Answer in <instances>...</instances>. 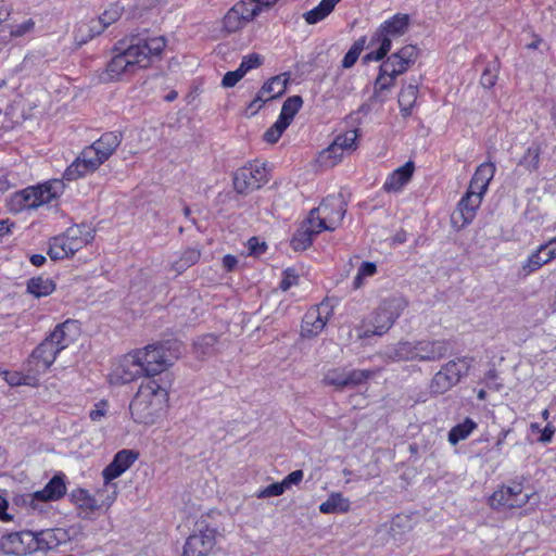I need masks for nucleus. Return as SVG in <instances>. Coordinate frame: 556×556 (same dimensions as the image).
Wrapping results in <instances>:
<instances>
[{"instance_id":"nucleus-4","label":"nucleus","mask_w":556,"mask_h":556,"mask_svg":"<svg viewBox=\"0 0 556 556\" xmlns=\"http://www.w3.org/2000/svg\"><path fill=\"white\" fill-rule=\"evenodd\" d=\"M182 353V345L178 341H166L151 344L134 354L147 377L159 375L170 367Z\"/></svg>"},{"instance_id":"nucleus-26","label":"nucleus","mask_w":556,"mask_h":556,"mask_svg":"<svg viewBox=\"0 0 556 556\" xmlns=\"http://www.w3.org/2000/svg\"><path fill=\"white\" fill-rule=\"evenodd\" d=\"M414 169L415 165L412 161L396 168L387 177L383 184V190L387 192H399L410 180Z\"/></svg>"},{"instance_id":"nucleus-64","label":"nucleus","mask_w":556,"mask_h":556,"mask_svg":"<svg viewBox=\"0 0 556 556\" xmlns=\"http://www.w3.org/2000/svg\"><path fill=\"white\" fill-rule=\"evenodd\" d=\"M7 508H8V501L0 496V519L3 520V521H9L12 519V517L7 514Z\"/></svg>"},{"instance_id":"nucleus-51","label":"nucleus","mask_w":556,"mask_h":556,"mask_svg":"<svg viewBox=\"0 0 556 556\" xmlns=\"http://www.w3.org/2000/svg\"><path fill=\"white\" fill-rule=\"evenodd\" d=\"M216 342V338L213 334H207L201 338L199 341L194 343V350L198 354L201 356H205L210 353V349L213 348V345Z\"/></svg>"},{"instance_id":"nucleus-13","label":"nucleus","mask_w":556,"mask_h":556,"mask_svg":"<svg viewBox=\"0 0 556 556\" xmlns=\"http://www.w3.org/2000/svg\"><path fill=\"white\" fill-rule=\"evenodd\" d=\"M258 14L260 5L252 0H240L225 14L223 20L224 29L227 33H236Z\"/></svg>"},{"instance_id":"nucleus-15","label":"nucleus","mask_w":556,"mask_h":556,"mask_svg":"<svg viewBox=\"0 0 556 556\" xmlns=\"http://www.w3.org/2000/svg\"><path fill=\"white\" fill-rule=\"evenodd\" d=\"M0 549L8 555L34 554V531L11 532L0 538Z\"/></svg>"},{"instance_id":"nucleus-63","label":"nucleus","mask_w":556,"mask_h":556,"mask_svg":"<svg viewBox=\"0 0 556 556\" xmlns=\"http://www.w3.org/2000/svg\"><path fill=\"white\" fill-rule=\"evenodd\" d=\"M554 433H555V428L551 425H547L542 431L540 441L544 442V443L549 442L552 440Z\"/></svg>"},{"instance_id":"nucleus-50","label":"nucleus","mask_w":556,"mask_h":556,"mask_svg":"<svg viewBox=\"0 0 556 556\" xmlns=\"http://www.w3.org/2000/svg\"><path fill=\"white\" fill-rule=\"evenodd\" d=\"M285 491H286V488H285L282 481L276 482V483H271L268 486L260 490L256 493V497L257 498H267V497H273V496H279V495L283 494Z\"/></svg>"},{"instance_id":"nucleus-47","label":"nucleus","mask_w":556,"mask_h":556,"mask_svg":"<svg viewBox=\"0 0 556 556\" xmlns=\"http://www.w3.org/2000/svg\"><path fill=\"white\" fill-rule=\"evenodd\" d=\"M377 273V266L372 262H363L357 270V275L354 278V289H359L366 277H372Z\"/></svg>"},{"instance_id":"nucleus-62","label":"nucleus","mask_w":556,"mask_h":556,"mask_svg":"<svg viewBox=\"0 0 556 556\" xmlns=\"http://www.w3.org/2000/svg\"><path fill=\"white\" fill-rule=\"evenodd\" d=\"M237 263H238V260L233 255H230V254L225 255L223 258V266L225 267V269L227 271L233 270L235 267L237 266Z\"/></svg>"},{"instance_id":"nucleus-54","label":"nucleus","mask_w":556,"mask_h":556,"mask_svg":"<svg viewBox=\"0 0 556 556\" xmlns=\"http://www.w3.org/2000/svg\"><path fill=\"white\" fill-rule=\"evenodd\" d=\"M485 384L489 389L500 391L503 383L498 381V374L495 369H490L484 377Z\"/></svg>"},{"instance_id":"nucleus-23","label":"nucleus","mask_w":556,"mask_h":556,"mask_svg":"<svg viewBox=\"0 0 556 556\" xmlns=\"http://www.w3.org/2000/svg\"><path fill=\"white\" fill-rule=\"evenodd\" d=\"M144 375L135 354L126 355L110 375V381L126 384Z\"/></svg>"},{"instance_id":"nucleus-53","label":"nucleus","mask_w":556,"mask_h":556,"mask_svg":"<svg viewBox=\"0 0 556 556\" xmlns=\"http://www.w3.org/2000/svg\"><path fill=\"white\" fill-rule=\"evenodd\" d=\"M243 76H244L243 71H241L238 67L236 71L227 72L224 75V78L222 80V85L225 88L233 87Z\"/></svg>"},{"instance_id":"nucleus-29","label":"nucleus","mask_w":556,"mask_h":556,"mask_svg":"<svg viewBox=\"0 0 556 556\" xmlns=\"http://www.w3.org/2000/svg\"><path fill=\"white\" fill-rule=\"evenodd\" d=\"M320 232L314 223H309L307 217L301 228L294 233L291 245L295 251L305 250L312 244L313 237Z\"/></svg>"},{"instance_id":"nucleus-40","label":"nucleus","mask_w":556,"mask_h":556,"mask_svg":"<svg viewBox=\"0 0 556 556\" xmlns=\"http://www.w3.org/2000/svg\"><path fill=\"white\" fill-rule=\"evenodd\" d=\"M500 73V62L497 59L486 64L485 68L482 72L480 84L483 88L490 89L492 88L498 78Z\"/></svg>"},{"instance_id":"nucleus-11","label":"nucleus","mask_w":556,"mask_h":556,"mask_svg":"<svg viewBox=\"0 0 556 556\" xmlns=\"http://www.w3.org/2000/svg\"><path fill=\"white\" fill-rule=\"evenodd\" d=\"M216 544V531L203 522L197 523V530L187 538L182 556H208Z\"/></svg>"},{"instance_id":"nucleus-27","label":"nucleus","mask_w":556,"mask_h":556,"mask_svg":"<svg viewBox=\"0 0 556 556\" xmlns=\"http://www.w3.org/2000/svg\"><path fill=\"white\" fill-rule=\"evenodd\" d=\"M288 80L287 74L271 77L263 85L254 102H266L282 96L286 92Z\"/></svg>"},{"instance_id":"nucleus-57","label":"nucleus","mask_w":556,"mask_h":556,"mask_svg":"<svg viewBox=\"0 0 556 556\" xmlns=\"http://www.w3.org/2000/svg\"><path fill=\"white\" fill-rule=\"evenodd\" d=\"M106 414V403L99 402L94 405V408L90 410L89 417L92 421H100Z\"/></svg>"},{"instance_id":"nucleus-48","label":"nucleus","mask_w":556,"mask_h":556,"mask_svg":"<svg viewBox=\"0 0 556 556\" xmlns=\"http://www.w3.org/2000/svg\"><path fill=\"white\" fill-rule=\"evenodd\" d=\"M334 142H332L327 149L320 153V162L327 166H334L343 157L344 151L341 149H333Z\"/></svg>"},{"instance_id":"nucleus-52","label":"nucleus","mask_w":556,"mask_h":556,"mask_svg":"<svg viewBox=\"0 0 556 556\" xmlns=\"http://www.w3.org/2000/svg\"><path fill=\"white\" fill-rule=\"evenodd\" d=\"M262 63V59L258 54H250L245 58H243L239 68L243 71V74L245 75L250 70L260 66Z\"/></svg>"},{"instance_id":"nucleus-61","label":"nucleus","mask_w":556,"mask_h":556,"mask_svg":"<svg viewBox=\"0 0 556 556\" xmlns=\"http://www.w3.org/2000/svg\"><path fill=\"white\" fill-rule=\"evenodd\" d=\"M33 27H34V22L31 20H29L21 25H17L15 27V29L12 31V35L22 36L24 34H26L27 31H29Z\"/></svg>"},{"instance_id":"nucleus-24","label":"nucleus","mask_w":556,"mask_h":556,"mask_svg":"<svg viewBox=\"0 0 556 556\" xmlns=\"http://www.w3.org/2000/svg\"><path fill=\"white\" fill-rule=\"evenodd\" d=\"M92 150L84 149L76 160L65 169L63 179L67 181L76 180L99 168V162H96L90 155Z\"/></svg>"},{"instance_id":"nucleus-41","label":"nucleus","mask_w":556,"mask_h":556,"mask_svg":"<svg viewBox=\"0 0 556 556\" xmlns=\"http://www.w3.org/2000/svg\"><path fill=\"white\" fill-rule=\"evenodd\" d=\"M365 45H366L365 36H363V37L358 38L356 41H354V43L352 45L350 50L343 56V60H342L343 68H351L356 63L362 51L365 48Z\"/></svg>"},{"instance_id":"nucleus-1","label":"nucleus","mask_w":556,"mask_h":556,"mask_svg":"<svg viewBox=\"0 0 556 556\" xmlns=\"http://www.w3.org/2000/svg\"><path fill=\"white\" fill-rule=\"evenodd\" d=\"M408 26L409 16L397 13L384 21L370 38L369 46H377V49L367 53L364 61H382L379 75L375 81L376 92L390 89L396 77L407 72L418 59L419 50L414 45H406L388 56L393 39L403 36Z\"/></svg>"},{"instance_id":"nucleus-21","label":"nucleus","mask_w":556,"mask_h":556,"mask_svg":"<svg viewBox=\"0 0 556 556\" xmlns=\"http://www.w3.org/2000/svg\"><path fill=\"white\" fill-rule=\"evenodd\" d=\"M138 453L132 450H122L117 452L113 460L103 469L104 488L111 491L112 480L122 476L137 459Z\"/></svg>"},{"instance_id":"nucleus-17","label":"nucleus","mask_w":556,"mask_h":556,"mask_svg":"<svg viewBox=\"0 0 556 556\" xmlns=\"http://www.w3.org/2000/svg\"><path fill=\"white\" fill-rule=\"evenodd\" d=\"M122 8L117 4L111 5L98 20H91L89 24H80L77 33L81 34L80 42H86L88 39L100 35L108 26L116 22L122 16Z\"/></svg>"},{"instance_id":"nucleus-35","label":"nucleus","mask_w":556,"mask_h":556,"mask_svg":"<svg viewBox=\"0 0 556 556\" xmlns=\"http://www.w3.org/2000/svg\"><path fill=\"white\" fill-rule=\"evenodd\" d=\"M482 202L481 198L472 194H465L458 203V210L463 217V224H469L475 215L477 208Z\"/></svg>"},{"instance_id":"nucleus-3","label":"nucleus","mask_w":556,"mask_h":556,"mask_svg":"<svg viewBox=\"0 0 556 556\" xmlns=\"http://www.w3.org/2000/svg\"><path fill=\"white\" fill-rule=\"evenodd\" d=\"M168 402V391L157 380L148 378L143 380L134 399L129 410L134 421L151 426L164 413Z\"/></svg>"},{"instance_id":"nucleus-33","label":"nucleus","mask_w":556,"mask_h":556,"mask_svg":"<svg viewBox=\"0 0 556 556\" xmlns=\"http://www.w3.org/2000/svg\"><path fill=\"white\" fill-rule=\"evenodd\" d=\"M340 1L341 0H321L317 7L303 14L305 22L309 25H314L325 20Z\"/></svg>"},{"instance_id":"nucleus-6","label":"nucleus","mask_w":556,"mask_h":556,"mask_svg":"<svg viewBox=\"0 0 556 556\" xmlns=\"http://www.w3.org/2000/svg\"><path fill=\"white\" fill-rule=\"evenodd\" d=\"M64 187L63 180L54 179L48 184L15 192L10 200L11 210L21 212L50 203L63 193Z\"/></svg>"},{"instance_id":"nucleus-9","label":"nucleus","mask_w":556,"mask_h":556,"mask_svg":"<svg viewBox=\"0 0 556 556\" xmlns=\"http://www.w3.org/2000/svg\"><path fill=\"white\" fill-rule=\"evenodd\" d=\"M346 213V204L341 194L327 197L318 207L311 210L309 223H314L318 230H334Z\"/></svg>"},{"instance_id":"nucleus-34","label":"nucleus","mask_w":556,"mask_h":556,"mask_svg":"<svg viewBox=\"0 0 556 556\" xmlns=\"http://www.w3.org/2000/svg\"><path fill=\"white\" fill-rule=\"evenodd\" d=\"M55 289V283L48 277H34L27 282V291L36 298L47 296Z\"/></svg>"},{"instance_id":"nucleus-43","label":"nucleus","mask_w":556,"mask_h":556,"mask_svg":"<svg viewBox=\"0 0 556 556\" xmlns=\"http://www.w3.org/2000/svg\"><path fill=\"white\" fill-rule=\"evenodd\" d=\"M541 148L538 144L529 147L521 157L519 165L525 166L529 170H535L539 167Z\"/></svg>"},{"instance_id":"nucleus-42","label":"nucleus","mask_w":556,"mask_h":556,"mask_svg":"<svg viewBox=\"0 0 556 556\" xmlns=\"http://www.w3.org/2000/svg\"><path fill=\"white\" fill-rule=\"evenodd\" d=\"M376 374H377V370H369V369H353L350 371L345 370L346 388L357 387V386L366 382L368 379L374 377Z\"/></svg>"},{"instance_id":"nucleus-60","label":"nucleus","mask_w":556,"mask_h":556,"mask_svg":"<svg viewBox=\"0 0 556 556\" xmlns=\"http://www.w3.org/2000/svg\"><path fill=\"white\" fill-rule=\"evenodd\" d=\"M486 190L488 189L485 187H481L480 184L476 179L471 178L466 193L477 195L478 198L482 199L484 193L486 192Z\"/></svg>"},{"instance_id":"nucleus-30","label":"nucleus","mask_w":556,"mask_h":556,"mask_svg":"<svg viewBox=\"0 0 556 556\" xmlns=\"http://www.w3.org/2000/svg\"><path fill=\"white\" fill-rule=\"evenodd\" d=\"M66 486L61 476H54L46 486L34 494V498L39 501H56L63 497Z\"/></svg>"},{"instance_id":"nucleus-20","label":"nucleus","mask_w":556,"mask_h":556,"mask_svg":"<svg viewBox=\"0 0 556 556\" xmlns=\"http://www.w3.org/2000/svg\"><path fill=\"white\" fill-rule=\"evenodd\" d=\"M328 304H319L312 306L304 315L301 327V334L304 338H313L319 334L327 321L329 316Z\"/></svg>"},{"instance_id":"nucleus-19","label":"nucleus","mask_w":556,"mask_h":556,"mask_svg":"<svg viewBox=\"0 0 556 556\" xmlns=\"http://www.w3.org/2000/svg\"><path fill=\"white\" fill-rule=\"evenodd\" d=\"M70 533L63 528H50L34 531V551L48 553L56 549L60 545L70 541Z\"/></svg>"},{"instance_id":"nucleus-56","label":"nucleus","mask_w":556,"mask_h":556,"mask_svg":"<svg viewBox=\"0 0 556 556\" xmlns=\"http://www.w3.org/2000/svg\"><path fill=\"white\" fill-rule=\"evenodd\" d=\"M3 374H4L5 381L10 386H21V384L27 383L26 382L27 377L23 376L22 374H20L17 371H13V372L3 371Z\"/></svg>"},{"instance_id":"nucleus-22","label":"nucleus","mask_w":556,"mask_h":556,"mask_svg":"<svg viewBox=\"0 0 556 556\" xmlns=\"http://www.w3.org/2000/svg\"><path fill=\"white\" fill-rule=\"evenodd\" d=\"M122 136L116 131H110L103 134L97 141L90 147L85 148L86 150H92L93 153L90 155L96 162H99V166L103 164L121 144Z\"/></svg>"},{"instance_id":"nucleus-31","label":"nucleus","mask_w":556,"mask_h":556,"mask_svg":"<svg viewBox=\"0 0 556 556\" xmlns=\"http://www.w3.org/2000/svg\"><path fill=\"white\" fill-rule=\"evenodd\" d=\"M418 97V85L417 83H409L403 86L399 93V105L403 117H408L412 114V110L416 103Z\"/></svg>"},{"instance_id":"nucleus-46","label":"nucleus","mask_w":556,"mask_h":556,"mask_svg":"<svg viewBox=\"0 0 556 556\" xmlns=\"http://www.w3.org/2000/svg\"><path fill=\"white\" fill-rule=\"evenodd\" d=\"M357 130L352 129L342 135L337 136L334 139V148L343 151H353L356 149Z\"/></svg>"},{"instance_id":"nucleus-5","label":"nucleus","mask_w":556,"mask_h":556,"mask_svg":"<svg viewBox=\"0 0 556 556\" xmlns=\"http://www.w3.org/2000/svg\"><path fill=\"white\" fill-rule=\"evenodd\" d=\"M404 307V302L399 299L384 300L372 315L357 327V337L365 339L387 333L400 317Z\"/></svg>"},{"instance_id":"nucleus-45","label":"nucleus","mask_w":556,"mask_h":556,"mask_svg":"<svg viewBox=\"0 0 556 556\" xmlns=\"http://www.w3.org/2000/svg\"><path fill=\"white\" fill-rule=\"evenodd\" d=\"M495 173V166L493 163H483L476 169L472 178L476 179L481 187L488 189L490 181L492 180Z\"/></svg>"},{"instance_id":"nucleus-28","label":"nucleus","mask_w":556,"mask_h":556,"mask_svg":"<svg viewBox=\"0 0 556 556\" xmlns=\"http://www.w3.org/2000/svg\"><path fill=\"white\" fill-rule=\"evenodd\" d=\"M415 341H400L386 346L382 356L392 362L415 361Z\"/></svg>"},{"instance_id":"nucleus-36","label":"nucleus","mask_w":556,"mask_h":556,"mask_svg":"<svg viewBox=\"0 0 556 556\" xmlns=\"http://www.w3.org/2000/svg\"><path fill=\"white\" fill-rule=\"evenodd\" d=\"M303 105V99L300 96L289 97L282 104L279 121H282L287 126L291 124L293 117Z\"/></svg>"},{"instance_id":"nucleus-7","label":"nucleus","mask_w":556,"mask_h":556,"mask_svg":"<svg viewBox=\"0 0 556 556\" xmlns=\"http://www.w3.org/2000/svg\"><path fill=\"white\" fill-rule=\"evenodd\" d=\"M93 239L91 229L86 225H75L59 237L52 239L48 251L51 260H63L79 251Z\"/></svg>"},{"instance_id":"nucleus-58","label":"nucleus","mask_w":556,"mask_h":556,"mask_svg":"<svg viewBox=\"0 0 556 556\" xmlns=\"http://www.w3.org/2000/svg\"><path fill=\"white\" fill-rule=\"evenodd\" d=\"M303 471L302 470H294L292 472H290L283 480H282V483L286 488V490L288 488H290L292 484H298L302 481L303 479Z\"/></svg>"},{"instance_id":"nucleus-39","label":"nucleus","mask_w":556,"mask_h":556,"mask_svg":"<svg viewBox=\"0 0 556 556\" xmlns=\"http://www.w3.org/2000/svg\"><path fill=\"white\" fill-rule=\"evenodd\" d=\"M200 256L201 252L199 250L189 248L181 253L178 260L173 262V269L180 274L195 264L200 260Z\"/></svg>"},{"instance_id":"nucleus-55","label":"nucleus","mask_w":556,"mask_h":556,"mask_svg":"<svg viewBox=\"0 0 556 556\" xmlns=\"http://www.w3.org/2000/svg\"><path fill=\"white\" fill-rule=\"evenodd\" d=\"M283 279L280 282V289L283 291L289 290L292 286L298 285V275L294 273L293 269H286L283 273Z\"/></svg>"},{"instance_id":"nucleus-2","label":"nucleus","mask_w":556,"mask_h":556,"mask_svg":"<svg viewBox=\"0 0 556 556\" xmlns=\"http://www.w3.org/2000/svg\"><path fill=\"white\" fill-rule=\"evenodd\" d=\"M166 46L164 37L134 39L126 48H118L108 64L106 72L112 79L123 75H132L139 70L150 66L152 58L159 56Z\"/></svg>"},{"instance_id":"nucleus-10","label":"nucleus","mask_w":556,"mask_h":556,"mask_svg":"<svg viewBox=\"0 0 556 556\" xmlns=\"http://www.w3.org/2000/svg\"><path fill=\"white\" fill-rule=\"evenodd\" d=\"M116 494L114 485H111V491L105 488L99 489L96 495L90 494L86 489L77 488L71 492L70 497L80 510L92 514L102 507H110L114 503Z\"/></svg>"},{"instance_id":"nucleus-49","label":"nucleus","mask_w":556,"mask_h":556,"mask_svg":"<svg viewBox=\"0 0 556 556\" xmlns=\"http://www.w3.org/2000/svg\"><path fill=\"white\" fill-rule=\"evenodd\" d=\"M288 126L282 121L277 119L264 134V140L268 143H276Z\"/></svg>"},{"instance_id":"nucleus-59","label":"nucleus","mask_w":556,"mask_h":556,"mask_svg":"<svg viewBox=\"0 0 556 556\" xmlns=\"http://www.w3.org/2000/svg\"><path fill=\"white\" fill-rule=\"evenodd\" d=\"M248 248L250 254L258 255L265 251L266 244L264 242H260L256 237H252L248 241Z\"/></svg>"},{"instance_id":"nucleus-32","label":"nucleus","mask_w":556,"mask_h":556,"mask_svg":"<svg viewBox=\"0 0 556 556\" xmlns=\"http://www.w3.org/2000/svg\"><path fill=\"white\" fill-rule=\"evenodd\" d=\"M548 244H541L533 251L522 265V273L525 276L539 270L543 265L549 263L552 260L546 254Z\"/></svg>"},{"instance_id":"nucleus-25","label":"nucleus","mask_w":556,"mask_h":556,"mask_svg":"<svg viewBox=\"0 0 556 556\" xmlns=\"http://www.w3.org/2000/svg\"><path fill=\"white\" fill-rule=\"evenodd\" d=\"M77 329L78 326L75 321L66 320L59 324L50 336L47 337V340L61 352L74 342Z\"/></svg>"},{"instance_id":"nucleus-12","label":"nucleus","mask_w":556,"mask_h":556,"mask_svg":"<svg viewBox=\"0 0 556 556\" xmlns=\"http://www.w3.org/2000/svg\"><path fill=\"white\" fill-rule=\"evenodd\" d=\"M268 180L264 164H249L239 168L233 175V187L237 192L247 194L260 189Z\"/></svg>"},{"instance_id":"nucleus-14","label":"nucleus","mask_w":556,"mask_h":556,"mask_svg":"<svg viewBox=\"0 0 556 556\" xmlns=\"http://www.w3.org/2000/svg\"><path fill=\"white\" fill-rule=\"evenodd\" d=\"M530 500V494L525 493L520 483L502 486L496 490L489 500L492 508H521Z\"/></svg>"},{"instance_id":"nucleus-44","label":"nucleus","mask_w":556,"mask_h":556,"mask_svg":"<svg viewBox=\"0 0 556 556\" xmlns=\"http://www.w3.org/2000/svg\"><path fill=\"white\" fill-rule=\"evenodd\" d=\"M323 383L336 387L337 389L346 388L345 370L341 368L328 370L323 378Z\"/></svg>"},{"instance_id":"nucleus-8","label":"nucleus","mask_w":556,"mask_h":556,"mask_svg":"<svg viewBox=\"0 0 556 556\" xmlns=\"http://www.w3.org/2000/svg\"><path fill=\"white\" fill-rule=\"evenodd\" d=\"M471 362L472 358L462 356L445 363L431 379L430 392L440 395L451 390L468 375Z\"/></svg>"},{"instance_id":"nucleus-38","label":"nucleus","mask_w":556,"mask_h":556,"mask_svg":"<svg viewBox=\"0 0 556 556\" xmlns=\"http://www.w3.org/2000/svg\"><path fill=\"white\" fill-rule=\"evenodd\" d=\"M349 502L340 493L331 494L327 501L320 504L319 510L323 514L343 513L349 509Z\"/></svg>"},{"instance_id":"nucleus-18","label":"nucleus","mask_w":556,"mask_h":556,"mask_svg":"<svg viewBox=\"0 0 556 556\" xmlns=\"http://www.w3.org/2000/svg\"><path fill=\"white\" fill-rule=\"evenodd\" d=\"M415 361L418 362H438L443 358L451 349L448 340H429L422 339L415 341Z\"/></svg>"},{"instance_id":"nucleus-16","label":"nucleus","mask_w":556,"mask_h":556,"mask_svg":"<svg viewBox=\"0 0 556 556\" xmlns=\"http://www.w3.org/2000/svg\"><path fill=\"white\" fill-rule=\"evenodd\" d=\"M59 350L47 338L33 351L28 362V374L36 376L46 372L54 363Z\"/></svg>"},{"instance_id":"nucleus-37","label":"nucleus","mask_w":556,"mask_h":556,"mask_svg":"<svg viewBox=\"0 0 556 556\" xmlns=\"http://www.w3.org/2000/svg\"><path fill=\"white\" fill-rule=\"evenodd\" d=\"M477 428V424L471 418H466L462 424L454 426L448 432V442L453 445L467 439Z\"/></svg>"}]
</instances>
